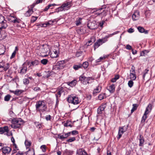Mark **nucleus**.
Returning a JSON list of instances; mask_svg holds the SVG:
<instances>
[{"instance_id": "f03ea898", "label": "nucleus", "mask_w": 155, "mask_h": 155, "mask_svg": "<svg viewBox=\"0 0 155 155\" xmlns=\"http://www.w3.org/2000/svg\"><path fill=\"white\" fill-rule=\"evenodd\" d=\"M119 32V31H117L114 32L113 33L105 36L104 38L102 39H98L97 41L94 43V50H95L96 49L99 47L101 45L107 41L108 38L112 37L113 35L117 34Z\"/></svg>"}, {"instance_id": "412c9836", "label": "nucleus", "mask_w": 155, "mask_h": 155, "mask_svg": "<svg viewBox=\"0 0 155 155\" xmlns=\"http://www.w3.org/2000/svg\"><path fill=\"white\" fill-rule=\"evenodd\" d=\"M30 152H32V153L31 155H35V150L33 149H29L28 151H27V152L29 153ZM23 154V153H21L19 152L17 154V155H22Z\"/></svg>"}, {"instance_id": "4c0bfd02", "label": "nucleus", "mask_w": 155, "mask_h": 155, "mask_svg": "<svg viewBox=\"0 0 155 155\" xmlns=\"http://www.w3.org/2000/svg\"><path fill=\"white\" fill-rule=\"evenodd\" d=\"M15 17L13 16H10L8 18V21L10 22L14 23V19Z\"/></svg>"}, {"instance_id": "cd10ccee", "label": "nucleus", "mask_w": 155, "mask_h": 155, "mask_svg": "<svg viewBox=\"0 0 155 155\" xmlns=\"http://www.w3.org/2000/svg\"><path fill=\"white\" fill-rule=\"evenodd\" d=\"M57 5L55 4H52L48 5V6H46L45 8H44V11H47L49 8H50L51 7L54 6L56 5Z\"/></svg>"}, {"instance_id": "7c9ffc66", "label": "nucleus", "mask_w": 155, "mask_h": 155, "mask_svg": "<svg viewBox=\"0 0 155 155\" xmlns=\"http://www.w3.org/2000/svg\"><path fill=\"white\" fill-rule=\"evenodd\" d=\"M102 10V11L101 12V16L102 17L105 16L107 14V12L106 10H105L104 8H100V11Z\"/></svg>"}, {"instance_id": "6ab92c4d", "label": "nucleus", "mask_w": 155, "mask_h": 155, "mask_svg": "<svg viewBox=\"0 0 155 155\" xmlns=\"http://www.w3.org/2000/svg\"><path fill=\"white\" fill-rule=\"evenodd\" d=\"M33 12V11L32 9H29L26 13L25 14V15L26 17H29L32 14Z\"/></svg>"}, {"instance_id": "c756f323", "label": "nucleus", "mask_w": 155, "mask_h": 155, "mask_svg": "<svg viewBox=\"0 0 155 155\" xmlns=\"http://www.w3.org/2000/svg\"><path fill=\"white\" fill-rule=\"evenodd\" d=\"M71 123L72 122L71 121L67 120L66 122L64 124V126L65 127H67L69 126L71 127H72V125H71Z\"/></svg>"}, {"instance_id": "8fccbe9b", "label": "nucleus", "mask_w": 155, "mask_h": 155, "mask_svg": "<svg viewBox=\"0 0 155 155\" xmlns=\"http://www.w3.org/2000/svg\"><path fill=\"white\" fill-rule=\"evenodd\" d=\"M35 124L36 126L38 128L40 129L41 128L42 126L41 124H40L38 122H35Z\"/></svg>"}, {"instance_id": "9d476101", "label": "nucleus", "mask_w": 155, "mask_h": 155, "mask_svg": "<svg viewBox=\"0 0 155 155\" xmlns=\"http://www.w3.org/2000/svg\"><path fill=\"white\" fill-rule=\"evenodd\" d=\"M20 71L19 73L21 74H25L27 70V65L25 63H24L21 68Z\"/></svg>"}, {"instance_id": "20e7f679", "label": "nucleus", "mask_w": 155, "mask_h": 155, "mask_svg": "<svg viewBox=\"0 0 155 155\" xmlns=\"http://www.w3.org/2000/svg\"><path fill=\"white\" fill-rule=\"evenodd\" d=\"M12 124H11V126L14 129L19 128L23 124V121L21 118H14L12 120Z\"/></svg>"}, {"instance_id": "f8f14e48", "label": "nucleus", "mask_w": 155, "mask_h": 155, "mask_svg": "<svg viewBox=\"0 0 155 155\" xmlns=\"http://www.w3.org/2000/svg\"><path fill=\"white\" fill-rule=\"evenodd\" d=\"M102 87L101 85H98L94 89L93 91V94L94 96L96 95L97 93L100 92Z\"/></svg>"}, {"instance_id": "5701e85b", "label": "nucleus", "mask_w": 155, "mask_h": 155, "mask_svg": "<svg viewBox=\"0 0 155 155\" xmlns=\"http://www.w3.org/2000/svg\"><path fill=\"white\" fill-rule=\"evenodd\" d=\"M65 133H64L62 135L61 134H59L58 135V137L60 139L64 140L67 137Z\"/></svg>"}, {"instance_id": "a211bd4d", "label": "nucleus", "mask_w": 155, "mask_h": 155, "mask_svg": "<svg viewBox=\"0 0 155 155\" xmlns=\"http://www.w3.org/2000/svg\"><path fill=\"white\" fill-rule=\"evenodd\" d=\"M64 61H61L58 62L57 64L58 65L61 69H62L64 68Z\"/></svg>"}, {"instance_id": "f704fd0d", "label": "nucleus", "mask_w": 155, "mask_h": 155, "mask_svg": "<svg viewBox=\"0 0 155 155\" xmlns=\"http://www.w3.org/2000/svg\"><path fill=\"white\" fill-rule=\"evenodd\" d=\"M135 68L134 66L132 65L130 70V74H135Z\"/></svg>"}, {"instance_id": "ddd939ff", "label": "nucleus", "mask_w": 155, "mask_h": 155, "mask_svg": "<svg viewBox=\"0 0 155 155\" xmlns=\"http://www.w3.org/2000/svg\"><path fill=\"white\" fill-rule=\"evenodd\" d=\"M152 109V105L151 104H149L148 106L147 107L145 111L144 114V115H147L149 113H150Z\"/></svg>"}, {"instance_id": "e2e57ef3", "label": "nucleus", "mask_w": 155, "mask_h": 155, "mask_svg": "<svg viewBox=\"0 0 155 155\" xmlns=\"http://www.w3.org/2000/svg\"><path fill=\"white\" fill-rule=\"evenodd\" d=\"M5 51L4 49L3 48H1L0 49V55L4 54Z\"/></svg>"}, {"instance_id": "2eb2a0df", "label": "nucleus", "mask_w": 155, "mask_h": 155, "mask_svg": "<svg viewBox=\"0 0 155 155\" xmlns=\"http://www.w3.org/2000/svg\"><path fill=\"white\" fill-rule=\"evenodd\" d=\"M139 31L140 33H144L145 34L148 33V31L147 30H145L144 28L142 27L139 26L137 28Z\"/></svg>"}, {"instance_id": "c85d7f7f", "label": "nucleus", "mask_w": 155, "mask_h": 155, "mask_svg": "<svg viewBox=\"0 0 155 155\" xmlns=\"http://www.w3.org/2000/svg\"><path fill=\"white\" fill-rule=\"evenodd\" d=\"M98 99L100 100H101L103 99L106 98L105 94L104 93H101L98 96Z\"/></svg>"}, {"instance_id": "c9c22d12", "label": "nucleus", "mask_w": 155, "mask_h": 155, "mask_svg": "<svg viewBox=\"0 0 155 155\" xmlns=\"http://www.w3.org/2000/svg\"><path fill=\"white\" fill-rule=\"evenodd\" d=\"M130 78L132 80H135L136 78V74H130Z\"/></svg>"}, {"instance_id": "052dcab7", "label": "nucleus", "mask_w": 155, "mask_h": 155, "mask_svg": "<svg viewBox=\"0 0 155 155\" xmlns=\"http://www.w3.org/2000/svg\"><path fill=\"white\" fill-rule=\"evenodd\" d=\"M147 118V115H144V114H143V115L142 117V119L141 120V122H145V120H146Z\"/></svg>"}, {"instance_id": "a19ab883", "label": "nucleus", "mask_w": 155, "mask_h": 155, "mask_svg": "<svg viewBox=\"0 0 155 155\" xmlns=\"http://www.w3.org/2000/svg\"><path fill=\"white\" fill-rule=\"evenodd\" d=\"M48 62V60L47 59H44L41 60V63L43 65H46Z\"/></svg>"}, {"instance_id": "37998d69", "label": "nucleus", "mask_w": 155, "mask_h": 155, "mask_svg": "<svg viewBox=\"0 0 155 155\" xmlns=\"http://www.w3.org/2000/svg\"><path fill=\"white\" fill-rule=\"evenodd\" d=\"M82 66L84 68H87L88 66V63L87 61L84 62L82 64Z\"/></svg>"}, {"instance_id": "6e6d98bb", "label": "nucleus", "mask_w": 155, "mask_h": 155, "mask_svg": "<svg viewBox=\"0 0 155 155\" xmlns=\"http://www.w3.org/2000/svg\"><path fill=\"white\" fill-rule=\"evenodd\" d=\"M76 140L75 138L74 137H73L71 138H70L67 140V141L68 142H72Z\"/></svg>"}, {"instance_id": "bb28decb", "label": "nucleus", "mask_w": 155, "mask_h": 155, "mask_svg": "<svg viewBox=\"0 0 155 155\" xmlns=\"http://www.w3.org/2000/svg\"><path fill=\"white\" fill-rule=\"evenodd\" d=\"M115 86L114 85H112L108 87V90L110 93H113L115 91Z\"/></svg>"}, {"instance_id": "864d4df0", "label": "nucleus", "mask_w": 155, "mask_h": 155, "mask_svg": "<svg viewBox=\"0 0 155 155\" xmlns=\"http://www.w3.org/2000/svg\"><path fill=\"white\" fill-rule=\"evenodd\" d=\"M23 83L25 84H28L29 83V80L28 78H24L23 79Z\"/></svg>"}, {"instance_id": "b1692460", "label": "nucleus", "mask_w": 155, "mask_h": 155, "mask_svg": "<svg viewBox=\"0 0 155 155\" xmlns=\"http://www.w3.org/2000/svg\"><path fill=\"white\" fill-rule=\"evenodd\" d=\"M77 81L76 80H74L70 82H68V84L71 87H73L75 86Z\"/></svg>"}, {"instance_id": "7ed1b4c3", "label": "nucleus", "mask_w": 155, "mask_h": 155, "mask_svg": "<svg viewBox=\"0 0 155 155\" xmlns=\"http://www.w3.org/2000/svg\"><path fill=\"white\" fill-rule=\"evenodd\" d=\"M69 1H67L65 3L63 4L60 7L57 8L55 9V12H57L60 11H62L64 10H68L69 9L71 6L72 0H67Z\"/></svg>"}, {"instance_id": "2f4dec72", "label": "nucleus", "mask_w": 155, "mask_h": 155, "mask_svg": "<svg viewBox=\"0 0 155 155\" xmlns=\"http://www.w3.org/2000/svg\"><path fill=\"white\" fill-rule=\"evenodd\" d=\"M5 21L7 22V21L4 20V17L2 15L0 14V24L4 23Z\"/></svg>"}, {"instance_id": "ea45409f", "label": "nucleus", "mask_w": 155, "mask_h": 155, "mask_svg": "<svg viewBox=\"0 0 155 155\" xmlns=\"http://www.w3.org/2000/svg\"><path fill=\"white\" fill-rule=\"evenodd\" d=\"M38 17L36 16H32L31 17V23H33L37 19Z\"/></svg>"}, {"instance_id": "a18cd8bd", "label": "nucleus", "mask_w": 155, "mask_h": 155, "mask_svg": "<svg viewBox=\"0 0 155 155\" xmlns=\"http://www.w3.org/2000/svg\"><path fill=\"white\" fill-rule=\"evenodd\" d=\"M81 64H79L78 65H75L74 66L73 68L74 70H76L81 68Z\"/></svg>"}, {"instance_id": "aec40b11", "label": "nucleus", "mask_w": 155, "mask_h": 155, "mask_svg": "<svg viewBox=\"0 0 155 155\" xmlns=\"http://www.w3.org/2000/svg\"><path fill=\"white\" fill-rule=\"evenodd\" d=\"M51 56L52 58H57L58 56V52L57 51H53L51 54Z\"/></svg>"}, {"instance_id": "393cba45", "label": "nucleus", "mask_w": 155, "mask_h": 155, "mask_svg": "<svg viewBox=\"0 0 155 155\" xmlns=\"http://www.w3.org/2000/svg\"><path fill=\"white\" fill-rule=\"evenodd\" d=\"M39 61L38 60H35L34 61L31 62L30 64V66H36L39 64Z\"/></svg>"}, {"instance_id": "4468645a", "label": "nucleus", "mask_w": 155, "mask_h": 155, "mask_svg": "<svg viewBox=\"0 0 155 155\" xmlns=\"http://www.w3.org/2000/svg\"><path fill=\"white\" fill-rule=\"evenodd\" d=\"M84 154H87V152L84 150H83L82 148H80L77 150L76 154L77 155H84Z\"/></svg>"}, {"instance_id": "774afa93", "label": "nucleus", "mask_w": 155, "mask_h": 155, "mask_svg": "<svg viewBox=\"0 0 155 155\" xmlns=\"http://www.w3.org/2000/svg\"><path fill=\"white\" fill-rule=\"evenodd\" d=\"M20 22V20L19 19H17V18H15H15L14 19V23H19Z\"/></svg>"}, {"instance_id": "4d7b16f0", "label": "nucleus", "mask_w": 155, "mask_h": 155, "mask_svg": "<svg viewBox=\"0 0 155 155\" xmlns=\"http://www.w3.org/2000/svg\"><path fill=\"white\" fill-rule=\"evenodd\" d=\"M58 90V92H60L61 94L64 92V88L62 87L59 88Z\"/></svg>"}, {"instance_id": "49530a36", "label": "nucleus", "mask_w": 155, "mask_h": 155, "mask_svg": "<svg viewBox=\"0 0 155 155\" xmlns=\"http://www.w3.org/2000/svg\"><path fill=\"white\" fill-rule=\"evenodd\" d=\"M31 143L30 141H28V140H26L25 141V144L27 147H28L30 146L31 145Z\"/></svg>"}, {"instance_id": "f257e3e1", "label": "nucleus", "mask_w": 155, "mask_h": 155, "mask_svg": "<svg viewBox=\"0 0 155 155\" xmlns=\"http://www.w3.org/2000/svg\"><path fill=\"white\" fill-rule=\"evenodd\" d=\"M35 106L37 112H39L41 116L42 115V113L46 111L47 109L46 104L44 101H37Z\"/></svg>"}, {"instance_id": "a878e982", "label": "nucleus", "mask_w": 155, "mask_h": 155, "mask_svg": "<svg viewBox=\"0 0 155 155\" xmlns=\"http://www.w3.org/2000/svg\"><path fill=\"white\" fill-rule=\"evenodd\" d=\"M124 132L121 130V129H119V130L118 133V136L117 137V139H119L121 137L122 135L123 134Z\"/></svg>"}, {"instance_id": "72a5a7b5", "label": "nucleus", "mask_w": 155, "mask_h": 155, "mask_svg": "<svg viewBox=\"0 0 155 155\" xmlns=\"http://www.w3.org/2000/svg\"><path fill=\"white\" fill-rule=\"evenodd\" d=\"M23 91L22 90L19 89H16L15 90V95L18 96L20 95L22 92Z\"/></svg>"}, {"instance_id": "473e14b6", "label": "nucleus", "mask_w": 155, "mask_h": 155, "mask_svg": "<svg viewBox=\"0 0 155 155\" xmlns=\"http://www.w3.org/2000/svg\"><path fill=\"white\" fill-rule=\"evenodd\" d=\"M138 105L136 104H133V107L131 110V113H132L134 111L136 110L138 107Z\"/></svg>"}, {"instance_id": "f3484780", "label": "nucleus", "mask_w": 155, "mask_h": 155, "mask_svg": "<svg viewBox=\"0 0 155 155\" xmlns=\"http://www.w3.org/2000/svg\"><path fill=\"white\" fill-rule=\"evenodd\" d=\"M139 141L140 143L139 144V146H143L144 142V140L143 137L141 135H140Z\"/></svg>"}, {"instance_id": "5fc2aeb1", "label": "nucleus", "mask_w": 155, "mask_h": 155, "mask_svg": "<svg viewBox=\"0 0 155 155\" xmlns=\"http://www.w3.org/2000/svg\"><path fill=\"white\" fill-rule=\"evenodd\" d=\"M128 128V126H123L121 127H120L119 129H121V130L124 132H125Z\"/></svg>"}, {"instance_id": "603ef678", "label": "nucleus", "mask_w": 155, "mask_h": 155, "mask_svg": "<svg viewBox=\"0 0 155 155\" xmlns=\"http://www.w3.org/2000/svg\"><path fill=\"white\" fill-rule=\"evenodd\" d=\"M9 114L12 117L14 118L15 116V114L12 110H10L9 112Z\"/></svg>"}, {"instance_id": "dca6fc26", "label": "nucleus", "mask_w": 155, "mask_h": 155, "mask_svg": "<svg viewBox=\"0 0 155 155\" xmlns=\"http://www.w3.org/2000/svg\"><path fill=\"white\" fill-rule=\"evenodd\" d=\"M9 131L7 126H5L3 127H0V134H2L5 133V131Z\"/></svg>"}, {"instance_id": "1a4fd4ad", "label": "nucleus", "mask_w": 155, "mask_h": 155, "mask_svg": "<svg viewBox=\"0 0 155 155\" xmlns=\"http://www.w3.org/2000/svg\"><path fill=\"white\" fill-rule=\"evenodd\" d=\"M87 25L89 28L92 30L95 29L96 27L95 21L89 22L87 24Z\"/></svg>"}, {"instance_id": "3c124183", "label": "nucleus", "mask_w": 155, "mask_h": 155, "mask_svg": "<svg viewBox=\"0 0 155 155\" xmlns=\"http://www.w3.org/2000/svg\"><path fill=\"white\" fill-rule=\"evenodd\" d=\"M81 20L82 18H79L75 21V24L77 26H78L81 24Z\"/></svg>"}, {"instance_id": "0eeeda50", "label": "nucleus", "mask_w": 155, "mask_h": 155, "mask_svg": "<svg viewBox=\"0 0 155 155\" xmlns=\"http://www.w3.org/2000/svg\"><path fill=\"white\" fill-rule=\"evenodd\" d=\"M44 45H43L42 47L40 49L41 52V56L43 57H46L47 56V54L43 55V54H46L48 51V48L47 47H44Z\"/></svg>"}, {"instance_id": "680f3d73", "label": "nucleus", "mask_w": 155, "mask_h": 155, "mask_svg": "<svg viewBox=\"0 0 155 155\" xmlns=\"http://www.w3.org/2000/svg\"><path fill=\"white\" fill-rule=\"evenodd\" d=\"M55 95L56 98H57L60 97L61 94L60 93V92H58V90L57 92L55 94Z\"/></svg>"}, {"instance_id": "79ce46f5", "label": "nucleus", "mask_w": 155, "mask_h": 155, "mask_svg": "<svg viewBox=\"0 0 155 155\" xmlns=\"http://www.w3.org/2000/svg\"><path fill=\"white\" fill-rule=\"evenodd\" d=\"M61 69V68L58 66V65L56 64L53 66L52 70H59Z\"/></svg>"}, {"instance_id": "0e129e2a", "label": "nucleus", "mask_w": 155, "mask_h": 155, "mask_svg": "<svg viewBox=\"0 0 155 155\" xmlns=\"http://www.w3.org/2000/svg\"><path fill=\"white\" fill-rule=\"evenodd\" d=\"M105 22V21L103 20L101 21L99 24V26L101 28H102L103 27V25Z\"/></svg>"}, {"instance_id": "69168bd1", "label": "nucleus", "mask_w": 155, "mask_h": 155, "mask_svg": "<svg viewBox=\"0 0 155 155\" xmlns=\"http://www.w3.org/2000/svg\"><path fill=\"white\" fill-rule=\"evenodd\" d=\"M148 52V51L147 50L143 51L141 53V56H144V54Z\"/></svg>"}, {"instance_id": "4be33fe9", "label": "nucleus", "mask_w": 155, "mask_h": 155, "mask_svg": "<svg viewBox=\"0 0 155 155\" xmlns=\"http://www.w3.org/2000/svg\"><path fill=\"white\" fill-rule=\"evenodd\" d=\"M1 27H0V32H1L3 29H5L8 26L7 22L5 21V23L1 24Z\"/></svg>"}, {"instance_id": "bf43d9fd", "label": "nucleus", "mask_w": 155, "mask_h": 155, "mask_svg": "<svg viewBox=\"0 0 155 155\" xmlns=\"http://www.w3.org/2000/svg\"><path fill=\"white\" fill-rule=\"evenodd\" d=\"M46 146L45 145H43L41 146L40 148L43 152L46 151Z\"/></svg>"}, {"instance_id": "39448f33", "label": "nucleus", "mask_w": 155, "mask_h": 155, "mask_svg": "<svg viewBox=\"0 0 155 155\" xmlns=\"http://www.w3.org/2000/svg\"><path fill=\"white\" fill-rule=\"evenodd\" d=\"M67 100L68 102L74 104H77L79 103L78 97L76 96L70 95L68 97Z\"/></svg>"}, {"instance_id": "6e6552de", "label": "nucleus", "mask_w": 155, "mask_h": 155, "mask_svg": "<svg viewBox=\"0 0 155 155\" xmlns=\"http://www.w3.org/2000/svg\"><path fill=\"white\" fill-rule=\"evenodd\" d=\"M3 153L5 155L9 154L11 152L12 149L11 148L8 147H4L1 149Z\"/></svg>"}, {"instance_id": "c03bdc74", "label": "nucleus", "mask_w": 155, "mask_h": 155, "mask_svg": "<svg viewBox=\"0 0 155 155\" xmlns=\"http://www.w3.org/2000/svg\"><path fill=\"white\" fill-rule=\"evenodd\" d=\"M6 65L4 67V69L3 70L5 71H6L9 68V64L8 63H7L6 64Z\"/></svg>"}, {"instance_id": "423d86ee", "label": "nucleus", "mask_w": 155, "mask_h": 155, "mask_svg": "<svg viewBox=\"0 0 155 155\" xmlns=\"http://www.w3.org/2000/svg\"><path fill=\"white\" fill-rule=\"evenodd\" d=\"M79 80L84 85H86L87 84H89L92 82H89L88 81L87 77H85L83 75H81L79 77Z\"/></svg>"}, {"instance_id": "e433bc0d", "label": "nucleus", "mask_w": 155, "mask_h": 155, "mask_svg": "<svg viewBox=\"0 0 155 155\" xmlns=\"http://www.w3.org/2000/svg\"><path fill=\"white\" fill-rule=\"evenodd\" d=\"M119 78V76L118 75H117L115 76V77L112 78L111 80V81L112 82H115L116 81V80L118 79Z\"/></svg>"}, {"instance_id": "de8ad7c7", "label": "nucleus", "mask_w": 155, "mask_h": 155, "mask_svg": "<svg viewBox=\"0 0 155 155\" xmlns=\"http://www.w3.org/2000/svg\"><path fill=\"white\" fill-rule=\"evenodd\" d=\"M104 110L102 109L101 108L99 107L97 109V113L98 114H101L102 113V112Z\"/></svg>"}, {"instance_id": "09e8293b", "label": "nucleus", "mask_w": 155, "mask_h": 155, "mask_svg": "<svg viewBox=\"0 0 155 155\" xmlns=\"http://www.w3.org/2000/svg\"><path fill=\"white\" fill-rule=\"evenodd\" d=\"M133 84L134 82L132 80L129 81L128 83V85L129 87L130 88L131 87L133 86Z\"/></svg>"}, {"instance_id": "338daca9", "label": "nucleus", "mask_w": 155, "mask_h": 155, "mask_svg": "<svg viewBox=\"0 0 155 155\" xmlns=\"http://www.w3.org/2000/svg\"><path fill=\"white\" fill-rule=\"evenodd\" d=\"M16 54V52L15 51H14V52L12 53L11 56L10 57V59H12L15 56Z\"/></svg>"}, {"instance_id": "13d9d810", "label": "nucleus", "mask_w": 155, "mask_h": 155, "mask_svg": "<svg viewBox=\"0 0 155 155\" xmlns=\"http://www.w3.org/2000/svg\"><path fill=\"white\" fill-rule=\"evenodd\" d=\"M107 106V104L106 103L103 104L100 106V107L102 109L104 110L105 108Z\"/></svg>"}, {"instance_id": "58836bf2", "label": "nucleus", "mask_w": 155, "mask_h": 155, "mask_svg": "<svg viewBox=\"0 0 155 155\" xmlns=\"http://www.w3.org/2000/svg\"><path fill=\"white\" fill-rule=\"evenodd\" d=\"M11 96L9 94H8L5 96L4 97V101H9Z\"/></svg>"}, {"instance_id": "9b49d317", "label": "nucleus", "mask_w": 155, "mask_h": 155, "mask_svg": "<svg viewBox=\"0 0 155 155\" xmlns=\"http://www.w3.org/2000/svg\"><path fill=\"white\" fill-rule=\"evenodd\" d=\"M140 17V12L138 11L135 12L132 15V18L133 20L136 21L138 20Z\"/></svg>"}]
</instances>
